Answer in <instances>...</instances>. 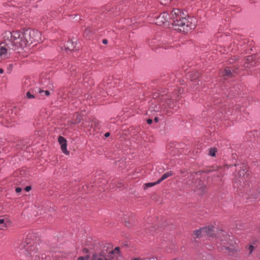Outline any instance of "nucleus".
I'll list each match as a JSON object with an SVG mask.
<instances>
[{"label":"nucleus","instance_id":"f257e3e1","mask_svg":"<svg viewBox=\"0 0 260 260\" xmlns=\"http://www.w3.org/2000/svg\"><path fill=\"white\" fill-rule=\"evenodd\" d=\"M187 15L179 9H174L170 14V23L173 28L177 31L187 32L194 28L195 24L192 22V18L189 20L186 18Z\"/></svg>","mask_w":260,"mask_h":260},{"label":"nucleus","instance_id":"f03ea898","mask_svg":"<svg viewBox=\"0 0 260 260\" xmlns=\"http://www.w3.org/2000/svg\"><path fill=\"white\" fill-rule=\"evenodd\" d=\"M3 38L5 40L8 42L12 51H15L19 48H23L27 46V41L25 40L23 36V32L20 31H6Z\"/></svg>","mask_w":260,"mask_h":260},{"label":"nucleus","instance_id":"7ed1b4c3","mask_svg":"<svg viewBox=\"0 0 260 260\" xmlns=\"http://www.w3.org/2000/svg\"><path fill=\"white\" fill-rule=\"evenodd\" d=\"M34 233L27 234L24 241H22L19 246L20 254L22 255V260H31L32 257L37 256V253L35 246L32 244L31 241L35 238Z\"/></svg>","mask_w":260,"mask_h":260},{"label":"nucleus","instance_id":"20e7f679","mask_svg":"<svg viewBox=\"0 0 260 260\" xmlns=\"http://www.w3.org/2000/svg\"><path fill=\"white\" fill-rule=\"evenodd\" d=\"M23 36L27 41V45L42 41L40 32L36 30L27 29L23 32Z\"/></svg>","mask_w":260,"mask_h":260},{"label":"nucleus","instance_id":"39448f33","mask_svg":"<svg viewBox=\"0 0 260 260\" xmlns=\"http://www.w3.org/2000/svg\"><path fill=\"white\" fill-rule=\"evenodd\" d=\"M249 174L248 173V169L246 167L243 166L240 168V170L238 171L236 177L237 180L240 183L246 181L249 178Z\"/></svg>","mask_w":260,"mask_h":260},{"label":"nucleus","instance_id":"423d86ee","mask_svg":"<svg viewBox=\"0 0 260 260\" xmlns=\"http://www.w3.org/2000/svg\"><path fill=\"white\" fill-rule=\"evenodd\" d=\"M13 51L8 42L4 39V42L0 44V56L7 54H11Z\"/></svg>","mask_w":260,"mask_h":260},{"label":"nucleus","instance_id":"0eeeda50","mask_svg":"<svg viewBox=\"0 0 260 260\" xmlns=\"http://www.w3.org/2000/svg\"><path fill=\"white\" fill-rule=\"evenodd\" d=\"M167 22L170 23V15L167 12H164L156 18L155 23L161 25Z\"/></svg>","mask_w":260,"mask_h":260},{"label":"nucleus","instance_id":"6e6552de","mask_svg":"<svg viewBox=\"0 0 260 260\" xmlns=\"http://www.w3.org/2000/svg\"><path fill=\"white\" fill-rule=\"evenodd\" d=\"M148 43L152 49H155L158 47H162L165 49L169 48L168 46H166L162 42H160V40H156V39L148 40Z\"/></svg>","mask_w":260,"mask_h":260},{"label":"nucleus","instance_id":"1a4fd4ad","mask_svg":"<svg viewBox=\"0 0 260 260\" xmlns=\"http://www.w3.org/2000/svg\"><path fill=\"white\" fill-rule=\"evenodd\" d=\"M58 142L61 145V149L62 152L66 154H68L69 152L67 150V144L66 140L62 136L58 138Z\"/></svg>","mask_w":260,"mask_h":260},{"label":"nucleus","instance_id":"9d476101","mask_svg":"<svg viewBox=\"0 0 260 260\" xmlns=\"http://www.w3.org/2000/svg\"><path fill=\"white\" fill-rule=\"evenodd\" d=\"M91 260H108L106 257L105 253L99 252L94 253L91 258Z\"/></svg>","mask_w":260,"mask_h":260},{"label":"nucleus","instance_id":"9b49d317","mask_svg":"<svg viewBox=\"0 0 260 260\" xmlns=\"http://www.w3.org/2000/svg\"><path fill=\"white\" fill-rule=\"evenodd\" d=\"M213 226H208L202 228V230L204 235H207L209 237H212L213 236Z\"/></svg>","mask_w":260,"mask_h":260},{"label":"nucleus","instance_id":"f8f14e48","mask_svg":"<svg viewBox=\"0 0 260 260\" xmlns=\"http://www.w3.org/2000/svg\"><path fill=\"white\" fill-rule=\"evenodd\" d=\"M76 45L74 44V43L72 41H69L66 42V44L64 46V50L66 51H73L76 49Z\"/></svg>","mask_w":260,"mask_h":260},{"label":"nucleus","instance_id":"ddd939ff","mask_svg":"<svg viewBox=\"0 0 260 260\" xmlns=\"http://www.w3.org/2000/svg\"><path fill=\"white\" fill-rule=\"evenodd\" d=\"M172 100L171 99H167L166 96L162 95L161 96V104L163 106H165L164 108H166V106L165 105L166 104L169 106L171 107V102Z\"/></svg>","mask_w":260,"mask_h":260},{"label":"nucleus","instance_id":"4468645a","mask_svg":"<svg viewBox=\"0 0 260 260\" xmlns=\"http://www.w3.org/2000/svg\"><path fill=\"white\" fill-rule=\"evenodd\" d=\"M172 175L173 174L171 173V172L165 173L164 175H162L161 177L157 180V183H160L162 181L164 180L165 179H167L168 177L172 176Z\"/></svg>","mask_w":260,"mask_h":260},{"label":"nucleus","instance_id":"2eb2a0df","mask_svg":"<svg viewBox=\"0 0 260 260\" xmlns=\"http://www.w3.org/2000/svg\"><path fill=\"white\" fill-rule=\"evenodd\" d=\"M193 234L196 238H199L201 235H204L202 228L194 231Z\"/></svg>","mask_w":260,"mask_h":260},{"label":"nucleus","instance_id":"dca6fc26","mask_svg":"<svg viewBox=\"0 0 260 260\" xmlns=\"http://www.w3.org/2000/svg\"><path fill=\"white\" fill-rule=\"evenodd\" d=\"M159 184V183H157V181L155 182H150V183H147L144 184V189H146L149 187H152L156 184Z\"/></svg>","mask_w":260,"mask_h":260},{"label":"nucleus","instance_id":"f3484780","mask_svg":"<svg viewBox=\"0 0 260 260\" xmlns=\"http://www.w3.org/2000/svg\"><path fill=\"white\" fill-rule=\"evenodd\" d=\"M7 226L5 220L3 218H0V229H4Z\"/></svg>","mask_w":260,"mask_h":260},{"label":"nucleus","instance_id":"a211bd4d","mask_svg":"<svg viewBox=\"0 0 260 260\" xmlns=\"http://www.w3.org/2000/svg\"><path fill=\"white\" fill-rule=\"evenodd\" d=\"M216 149L215 148H211L209 150V155L212 156H215L216 153Z\"/></svg>","mask_w":260,"mask_h":260},{"label":"nucleus","instance_id":"6ab92c4d","mask_svg":"<svg viewBox=\"0 0 260 260\" xmlns=\"http://www.w3.org/2000/svg\"><path fill=\"white\" fill-rule=\"evenodd\" d=\"M36 92H38L40 93H42L44 92L46 96H48L50 95V92L48 90L44 91L43 90L41 89L40 88H38L36 90Z\"/></svg>","mask_w":260,"mask_h":260},{"label":"nucleus","instance_id":"aec40b11","mask_svg":"<svg viewBox=\"0 0 260 260\" xmlns=\"http://www.w3.org/2000/svg\"><path fill=\"white\" fill-rule=\"evenodd\" d=\"M232 74V72L229 69H225L224 70V75L226 77H230Z\"/></svg>","mask_w":260,"mask_h":260},{"label":"nucleus","instance_id":"412c9836","mask_svg":"<svg viewBox=\"0 0 260 260\" xmlns=\"http://www.w3.org/2000/svg\"><path fill=\"white\" fill-rule=\"evenodd\" d=\"M81 121V117L80 115H76V118L75 120L74 123H78Z\"/></svg>","mask_w":260,"mask_h":260},{"label":"nucleus","instance_id":"4be33fe9","mask_svg":"<svg viewBox=\"0 0 260 260\" xmlns=\"http://www.w3.org/2000/svg\"><path fill=\"white\" fill-rule=\"evenodd\" d=\"M26 96L28 99H34L35 98V95L30 93V91H28L26 93Z\"/></svg>","mask_w":260,"mask_h":260},{"label":"nucleus","instance_id":"5701e85b","mask_svg":"<svg viewBox=\"0 0 260 260\" xmlns=\"http://www.w3.org/2000/svg\"><path fill=\"white\" fill-rule=\"evenodd\" d=\"M224 240L226 242V243H223L224 245H226V244H229L228 240L229 239L230 237L229 236H224ZM230 245H231V243H230Z\"/></svg>","mask_w":260,"mask_h":260},{"label":"nucleus","instance_id":"b1692460","mask_svg":"<svg viewBox=\"0 0 260 260\" xmlns=\"http://www.w3.org/2000/svg\"><path fill=\"white\" fill-rule=\"evenodd\" d=\"M173 0H161V3L164 5H167L169 2H172Z\"/></svg>","mask_w":260,"mask_h":260},{"label":"nucleus","instance_id":"393cba45","mask_svg":"<svg viewBox=\"0 0 260 260\" xmlns=\"http://www.w3.org/2000/svg\"><path fill=\"white\" fill-rule=\"evenodd\" d=\"M119 252V248L118 247H116L113 250L111 251L112 254L118 253Z\"/></svg>","mask_w":260,"mask_h":260},{"label":"nucleus","instance_id":"a878e982","mask_svg":"<svg viewBox=\"0 0 260 260\" xmlns=\"http://www.w3.org/2000/svg\"><path fill=\"white\" fill-rule=\"evenodd\" d=\"M31 187L30 186H27L25 188V190L26 191H29L31 190Z\"/></svg>","mask_w":260,"mask_h":260},{"label":"nucleus","instance_id":"bb28decb","mask_svg":"<svg viewBox=\"0 0 260 260\" xmlns=\"http://www.w3.org/2000/svg\"><path fill=\"white\" fill-rule=\"evenodd\" d=\"M90 32V30L89 29H86L85 30V32H84V35H86V36H88Z\"/></svg>","mask_w":260,"mask_h":260},{"label":"nucleus","instance_id":"cd10ccee","mask_svg":"<svg viewBox=\"0 0 260 260\" xmlns=\"http://www.w3.org/2000/svg\"><path fill=\"white\" fill-rule=\"evenodd\" d=\"M253 249H254V246H253L252 245H250V246H249V251H250V252H249L250 253H251V252H252V251H253Z\"/></svg>","mask_w":260,"mask_h":260},{"label":"nucleus","instance_id":"c85d7f7f","mask_svg":"<svg viewBox=\"0 0 260 260\" xmlns=\"http://www.w3.org/2000/svg\"><path fill=\"white\" fill-rule=\"evenodd\" d=\"M224 246L225 247V248L226 249H229V250H230L231 251L234 250V249H235L234 247H228V246H226V245H224Z\"/></svg>","mask_w":260,"mask_h":260},{"label":"nucleus","instance_id":"c756f323","mask_svg":"<svg viewBox=\"0 0 260 260\" xmlns=\"http://www.w3.org/2000/svg\"><path fill=\"white\" fill-rule=\"evenodd\" d=\"M15 190L16 192L19 193L21 191V188L20 187H17Z\"/></svg>","mask_w":260,"mask_h":260},{"label":"nucleus","instance_id":"7c9ffc66","mask_svg":"<svg viewBox=\"0 0 260 260\" xmlns=\"http://www.w3.org/2000/svg\"><path fill=\"white\" fill-rule=\"evenodd\" d=\"M147 122L148 124H151L152 122V120L151 119H148L147 120Z\"/></svg>","mask_w":260,"mask_h":260},{"label":"nucleus","instance_id":"2f4dec72","mask_svg":"<svg viewBox=\"0 0 260 260\" xmlns=\"http://www.w3.org/2000/svg\"><path fill=\"white\" fill-rule=\"evenodd\" d=\"M102 42L104 44H107L108 43V41L106 39H103Z\"/></svg>","mask_w":260,"mask_h":260},{"label":"nucleus","instance_id":"473e14b6","mask_svg":"<svg viewBox=\"0 0 260 260\" xmlns=\"http://www.w3.org/2000/svg\"><path fill=\"white\" fill-rule=\"evenodd\" d=\"M106 92H107V94H109V93L110 92V91L109 90L108 86L106 87Z\"/></svg>","mask_w":260,"mask_h":260},{"label":"nucleus","instance_id":"72a5a7b5","mask_svg":"<svg viewBox=\"0 0 260 260\" xmlns=\"http://www.w3.org/2000/svg\"><path fill=\"white\" fill-rule=\"evenodd\" d=\"M83 257H84V260H88L89 259V256L88 255H87L85 256H83Z\"/></svg>","mask_w":260,"mask_h":260},{"label":"nucleus","instance_id":"f704fd0d","mask_svg":"<svg viewBox=\"0 0 260 260\" xmlns=\"http://www.w3.org/2000/svg\"><path fill=\"white\" fill-rule=\"evenodd\" d=\"M77 260H84V258L83 256H80L78 258Z\"/></svg>","mask_w":260,"mask_h":260},{"label":"nucleus","instance_id":"c9c22d12","mask_svg":"<svg viewBox=\"0 0 260 260\" xmlns=\"http://www.w3.org/2000/svg\"><path fill=\"white\" fill-rule=\"evenodd\" d=\"M110 136V133H106L105 134V136L106 137H108Z\"/></svg>","mask_w":260,"mask_h":260},{"label":"nucleus","instance_id":"e433bc0d","mask_svg":"<svg viewBox=\"0 0 260 260\" xmlns=\"http://www.w3.org/2000/svg\"><path fill=\"white\" fill-rule=\"evenodd\" d=\"M4 73V70L3 69L0 68V74H3Z\"/></svg>","mask_w":260,"mask_h":260},{"label":"nucleus","instance_id":"4c0bfd02","mask_svg":"<svg viewBox=\"0 0 260 260\" xmlns=\"http://www.w3.org/2000/svg\"><path fill=\"white\" fill-rule=\"evenodd\" d=\"M158 117H155V118H154V121H155L156 122H157L158 121Z\"/></svg>","mask_w":260,"mask_h":260},{"label":"nucleus","instance_id":"58836bf2","mask_svg":"<svg viewBox=\"0 0 260 260\" xmlns=\"http://www.w3.org/2000/svg\"><path fill=\"white\" fill-rule=\"evenodd\" d=\"M237 58L235 57H234V59H232L233 60H236ZM234 61H230V62L232 63V62H233Z\"/></svg>","mask_w":260,"mask_h":260},{"label":"nucleus","instance_id":"ea45409f","mask_svg":"<svg viewBox=\"0 0 260 260\" xmlns=\"http://www.w3.org/2000/svg\"><path fill=\"white\" fill-rule=\"evenodd\" d=\"M133 260H142V259L140 258H135Z\"/></svg>","mask_w":260,"mask_h":260},{"label":"nucleus","instance_id":"a19ab883","mask_svg":"<svg viewBox=\"0 0 260 260\" xmlns=\"http://www.w3.org/2000/svg\"><path fill=\"white\" fill-rule=\"evenodd\" d=\"M84 251L85 252H88V249H84Z\"/></svg>","mask_w":260,"mask_h":260}]
</instances>
